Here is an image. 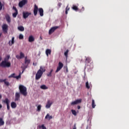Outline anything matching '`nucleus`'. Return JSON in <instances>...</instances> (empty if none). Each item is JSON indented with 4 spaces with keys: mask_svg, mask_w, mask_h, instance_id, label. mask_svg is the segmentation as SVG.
<instances>
[{
    "mask_svg": "<svg viewBox=\"0 0 129 129\" xmlns=\"http://www.w3.org/2000/svg\"><path fill=\"white\" fill-rule=\"evenodd\" d=\"M45 71H46V69H45V68L42 66H40V69L38 70V71H37L35 75L36 80H39V79H40L41 77H42L43 75V73H44V72H45Z\"/></svg>",
    "mask_w": 129,
    "mask_h": 129,
    "instance_id": "nucleus-1",
    "label": "nucleus"
},
{
    "mask_svg": "<svg viewBox=\"0 0 129 129\" xmlns=\"http://www.w3.org/2000/svg\"><path fill=\"white\" fill-rule=\"evenodd\" d=\"M38 11L40 17H43V16H44V10H43V8L38 9V6L36 5H35L33 10L34 16H37L38 14Z\"/></svg>",
    "mask_w": 129,
    "mask_h": 129,
    "instance_id": "nucleus-2",
    "label": "nucleus"
},
{
    "mask_svg": "<svg viewBox=\"0 0 129 129\" xmlns=\"http://www.w3.org/2000/svg\"><path fill=\"white\" fill-rule=\"evenodd\" d=\"M19 90L21 94L24 96H27L28 93L27 92V88L22 85L19 86Z\"/></svg>",
    "mask_w": 129,
    "mask_h": 129,
    "instance_id": "nucleus-3",
    "label": "nucleus"
},
{
    "mask_svg": "<svg viewBox=\"0 0 129 129\" xmlns=\"http://www.w3.org/2000/svg\"><path fill=\"white\" fill-rule=\"evenodd\" d=\"M11 62L10 61H6L3 60L1 63V67L3 68H10L11 67Z\"/></svg>",
    "mask_w": 129,
    "mask_h": 129,
    "instance_id": "nucleus-4",
    "label": "nucleus"
},
{
    "mask_svg": "<svg viewBox=\"0 0 129 129\" xmlns=\"http://www.w3.org/2000/svg\"><path fill=\"white\" fill-rule=\"evenodd\" d=\"M2 30L4 34H8L9 31V25L7 24H4L2 25Z\"/></svg>",
    "mask_w": 129,
    "mask_h": 129,
    "instance_id": "nucleus-5",
    "label": "nucleus"
},
{
    "mask_svg": "<svg viewBox=\"0 0 129 129\" xmlns=\"http://www.w3.org/2000/svg\"><path fill=\"white\" fill-rule=\"evenodd\" d=\"M58 26H54L50 28V29L49 31V35H52V34H53V33H54L55 31L57 30V29H58Z\"/></svg>",
    "mask_w": 129,
    "mask_h": 129,
    "instance_id": "nucleus-6",
    "label": "nucleus"
},
{
    "mask_svg": "<svg viewBox=\"0 0 129 129\" xmlns=\"http://www.w3.org/2000/svg\"><path fill=\"white\" fill-rule=\"evenodd\" d=\"M32 13L28 12H23V19H27L29 17V16H31Z\"/></svg>",
    "mask_w": 129,
    "mask_h": 129,
    "instance_id": "nucleus-7",
    "label": "nucleus"
},
{
    "mask_svg": "<svg viewBox=\"0 0 129 129\" xmlns=\"http://www.w3.org/2000/svg\"><path fill=\"white\" fill-rule=\"evenodd\" d=\"M63 63L61 62H59L58 63V66L57 67V69H56V70L55 71V73H57L58 72H59V71L60 70V69H62V68H63Z\"/></svg>",
    "mask_w": 129,
    "mask_h": 129,
    "instance_id": "nucleus-8",
    "label": "nucleus"
},
{
    "mask_svg": "<svg viewBox=\"0 0 129 129\" xmlns=\"http://www.w3.org/2000/svg\"><path fill=\"white\" fill-rule=\"evenodd\" d=\"M20 98H21V94L19 92H16L15 93V101H19Z\"/></svg>",
    "mask_w": 129,
    "mask_h": 129,
    "instance_id": "nucleus-9",
    "label": "nucleus"
},
{
    "mask_svg": "<svg viewBox=\"0 0 129 129\" xmlns=\"http://www.w3.org/2000/svg\"><path fill=\"white\" fill-rule=\"evenodd\" d=\"M13 10L15 11V13H13V18H17V16H18V9H17V8L16 7L13 6Z\"/></svg>",
    "mask_w": 129,
    "mask_h": 129,
    "instance_id": "nucleus-10",
    "label": "nucleus"
},
{
    "mask_svg": "<svg viewBox=\"0 0 129 129\" xmlns=\"http://www.w3.org/2000/svg\"><path fill=\"white\" fill-rule=\"evenodd\" d=\"M20 55H17L16 56V57L17 59H18V60H20V59H23V58H25V54H24L23 52H20Z\"/></svg>",
    "mask_w": 129,
    "mask_h": 129,
    "instance_id": "nucleus-11",
    "label": "nucleus"
},
{
    "mask_svg": "<svg viewBox=\"0 0 129 129\" xmlns=\"http://www.w3.org/2000/svg\"><path fill=\"white\" fill-rule=\"evenodd\" d=\"M82 100L81 99H77L76 101H74L71 103V105H76V104H78V103H81Z\"/></svg>",
    "mask_w": 129,
    "mask_h": 129,
    "instance_id": "nucleus-12",
    "label": "nucleus"
},
{
    "mask_svg": "<svg viewBox=\"0 0 129 129\" xmlns=\"http://www.w3.org/2000/svg\"><path fill=\"white\" fill-rule=\"evenodd\" d=\"M53 104V102L51 101V100H49L47 101V104L45 106L46 108H50L51 107V105Z\"/></svg>",
    "mask_w": 129,
    "mask_h": 129,
    "instance_id": "nucleus-13",
    "label": "nucleus"
},
{
    "mask_svg": "<svg viewBox=\"0 0 129 129\" xmlns=\"http://www.w3.org/2000/svg\"><path fill=\"white\" fill-rule=\"evenodd\" d=\"M27 1H21L19 4V6L20 7V8H22L23 6H25V5L27 4Z\"/></svg>",
    "mask_w": 129,
    "mask_h": 129,
    "instance_id": "nucleus-14",
    "label": "nucleus"
},
{
    "mask_svg": "<svg viewBox=\"0 0 129 129\" xmlns=\"http://www.w3.org/2000/svg\"><path fill=\"white\" fill-rule=\"evenodd\" d=\"M1 82H4L6 86H10V83L7 81V79H1Z\"/></svg>",
    "mask_w": 129,
    "mask_h": 129,
    "instance_id": "nucleus-15",
    "label": "nucleus"
},
{
    "mask_svg": "<svg viewBox=\"0 0 129 129\" xmlns=\"http://www.w3.org/2000/svg\"><path fill=\"white\" fill-rule=\"evenodd\" d=\"M30 63H31V60L28 59V57L26 56L25 57V65H26V68H27V66H28V64H29Z\"/></svg>",
    "mask_w": 129,
    "mask_h": 129,
    "instance_id": "nucleus-16",
    "label": "nucleus"
},
{
    "mask_svg": "<svg viewBox=\"0 0 129 129\" xmlns=\"http://www.w3.org/2000/svg\"><path fill=\"white\" fill-rule=\"evenodd\" d=\"M6 20L7 22L8 23V24H10L11 23V17L9 14H7L5 16Z\"/></svg>",
    "mask_w": 129,
    "mask_h": 129,
    "instance_id": "nucleus-17",
    "label": "nucleus"
},
{
    "mask_svg": "<svg viewBox=\"0 0 129 129\" xmlns=\"http://www.w3.org/2000/svg\"><path fill=\"white\" fill-rule=\"evenodd\" d=\"M9 46H12L13 44H15V37H13L12 40H10L8 43Z\"/></svg>",
    "mask_w": 129,
    "mask_h": 129,
    "instance_id": "nucleus-18",
    "label": "nucleus"
},
{
    "mask_svg": "<svg viewBox=\"0 0 129 129\" xmlns=\"http://www.w3.org/2000/svg\"><path fill=\"white\" fill-rule=\"evenodd\" d=\"M88 122H89V124L87 125L86 129L91 128V119H88Z\"/></svg>",
    "mask_w": 129,
    "mask_h": 129,
    "instance_id": "nucleus-19",
    "label": "nucleus"
},
{
    "mask_svg": "<svg viewBox=\"0 0 129 129\" xmlns=\"http://www.w3.org/2000/svg\"><path fill=\"white\" fill-rule=\"evenodd\" d=\"M51 50L50 49H47L45 51V54L46 56L48 57L49 55H51Z\"/></svg>",
    "mask_w": 129,
    "mask_h": 129,
    "instance_id": "nucleus-20",
    "label": "nucleus"
},
{
    "mask_svg": "<svg viewBox=\"0 0 129 129\" xmlns=\"http://www.w3.org/2000/svg\"><path fill=\"white\" fill-rule=\"evenodd\" d=\"M3 102H4V103L7 104V105L10 104V102H11V101L8 98H5V99L3 100Z\"/></svg>",
    "mask_w": 129,
    "mask_h": 129,
    "instance_id": "nucleus-21",
    "label": "nucleus"
},
{
    "mask_svg": "<svg viewBox=\"0 0 129 129\" xmlns=\"http://www.w3.org/2000/svg\"><path fill=\"white\" fill-rule=\"evenodd\" d=\"M35 41V38H34V37L33 36L31 35L29 37V42H34Z\"/></svg>",
    "mask_w": 129,
    "mask_h": 129,
    "instance_id": "nucleus-22",
    "label": "nucleus"
},
{
    "mask_svg": "<svg viewBox=\"0 0 129 129\" xmlns=\"http://www.w3.org/2000/svg\"><path fill=\"white\" fill-rule=\"evenodd\" d=\"M11 107L12 108H16L17 107V103L15 102H11Z\"/></svg>",
    "mask_w": 129,
    "mask_h": 129,
    "instance_id": "nucleus-23",
    "label": "nucleus"
},
{
    "mask_svg": "<svg viewBox=\"0 0 129 129\" xmlns=\"http://www.w3.org/2000/svg\"><path fill=\"white\" fill-rule=\"evenodd\" d=\"M18 29L21 32H24L25 31V28L23 26H19Z\"/></svg>",
    "mask_w": 129,
    "mask_h": 129,
    "instance_id": "nucleus-24",
    "label": "nucleus"
},
{
    "mask_svg": "<svg viewBox=\"0 0 129 129\" xmlns=\"http://www.w3.org/2000/svg\"><path fill=\"white\" fill-rule=\"evenodd\" d=\"M10 57L11 56H10V55H7L6 57L4 58V60L3 61L9 62V60H10Z\"/></svg>",
    "mask_w": 129,
    "mask_h": 129,
    "instance_id": "nucleus-25",
    "label": "nucleus"
},
{
    "mask_svg": "<svg viewBox=\"0 0 129 129\" xmlns=\"http://www.w3.org/2000/svg\"><path fill=\"white\" fill-rule=\"evenodd\" d=\"M52 72H53V69H51L48 74H47V77H52Z\"/></svg>",
    "mask_w": 129,
    "mask_h": 129,
    "instance_id": "nucleus-26",
    "label": "nucleus"
},
{
    "mask_svg": "<svg viewBox=\"0 0 129 129\" xmlns=\"http://www.w3.org/2000/svg\"><path fill=\"white\" fill-rule=\"evenodd\" d=\"M95 106H96V105H95V101L93 99L92 101V108H95Z\"/></svg>",
    "mask_w": 129,
    "mask_h": 129,
    "instance_id": "nucleus-27",
    "label": "nucleus"
},
{
    "mask_svg": "<svg viewBox=\"0 0 129 129\" xmlns=\"http://www.w3.org/2000/svg\"><path fill=\"white\" fill-rule=\"evenodd\" d=\"M91 62V58L89 57H87L86 58V63H90Z\"/></svg>",
    "mask_w": 129,
    "mask_h": 129,
    "instance_id": "nucleus-28",
    "label": "nucleus"
},
{
    "mask_svg": "<svg viewBox=\"0 0 129 129\" xmlns=\"http://www.w3.org/2000/svg\"><path fill=\"white\" fill-rule=\"evenodd\" d=\"M49 118V119H52V118H53V117L52 116V115L50 116V115H49V114H47V115L45 116V119H47V118Z\"/></svg>",
    "mask_w": 129,
    "mask_h": 129,
    "instance_id": "nucleus-29",
    "label": "nucleus"
},
{
    "mask_svg": "<svg viewBox=\"0 0 129 129\" xmlns=\"http://www.w3.org/2000/svg\"><path fill=\"white\" fill-rule=\"evenodd\" d=\"M70 8H69V7L68 5L66 8V15L68 14V11H70Z\"/></svg>",
    "mask_w": 129,
    "mask_h": 129,
    "instance_id": "nucleus-30",
    "label": "nucleus"
},
{
    "mask_svg": "<svg viewBox=\"0 0 129 129\" xmlns=\"http://www.w3.org/2000/svg\"><path fill=\"white\" fill-rule=\"evenodd\" d=\"M69 52V50L67 49L66 52H64V56L66 58H68V53Z\"/></svg>",
    "mask_w": 129,
    "mask_h": 129,
    "instance_id": "nucleus-31",
    "label": "nucleus"
},
{
    "mask_svg": "<svg viewBox=\"0 0 129 129\" xmlns=\"http://www.w3.org/2000/svg\"><path fill=\"white\" fill-rule=\"evenodd\" d=\"M40 88H41V89H48V88L45 85L41 86Z\"/></svg>",
    "mask_w": 129,
    "mask_h": 129,
    "instance_id": "nucleus-32",
    "label": "nucleus"
},
{
    "mask_svg": "<svg viewBox=\"0 0 129 129\" xmlns=\"http://www.w3.org/2000/svg\"><path fill=\"white\" fill-rule=\"evenodd\" d=\"M86 88H87V89H89L90 88V86H89V83H88V81L86 83Z\"/></svg>",
    "mask_w": 129,
    "mask_h": 129,
    "instance_id": "nucleus-33",
    "label": "nucleus"
},
{
    "mask_svg": "<svg viewBox=\"0 0 129 129\" xmlns=\"http://www.w3.org/2000/svg\"><path fill=\"white\" fill-rule=\"evenodd\" d=\"M72 9L74 11H78V7H77L76 6H73Z\"/></svg>",
    "mask_w": 129,
    "mask_h": 129,
    "instance_id": "nucleus-34",
    "label": "nucleus"
},
{
    "mask_svg": "<svg viewBox=\"0 0 129 129\" xmlns=\"http://www.w3.org/2000/svg\"><path fill=\"white\" fill-rule=\"evenodd\" d=\"M72 113H73V114L74 115H77V112H76V111L75 110H72Z\"/></svg>",
    "mask_w": 129,
    "mask_h": 129,
    "instance_id": "nucleus-35",
    "label": "nucleus"
},
{
    "mask_svg": "<svg viewBox=\"0 0 129 129\" xmlns=\"http://www.w3.org/2000/svg\"><path fill=\"white\" fill-rule=\"evenodd\" d=\"M16 74H12L11 75H10L9 78H16V76H15Z\"/></svg>",
    "mask_w": 129,
    "mask_h": 129,
    "instance_id": "nucleus-36",
    "label": "nucleus"
},
{
    "mask_svg": "<svg viewBox=\"0 0 129 129\" xmlns=\"http://www.w3.org/2000/svg\"><path fill=\"white\" fill-rule=\"evenodd\" d=\"M42 107V106L41 105H39L38 106H37V111H41V108Z\"/></svg>",
    "mask_w": 129,
    "mask_h": 129,
    "instance_id": "nucleus-37",
    "label": "nucleus"
},
{
    "mask_svg": "<svg viewBox=\"0 0 129 129\" xmlns=\"http://www.w3.org/2000/svg\"><path fill=\"white\" fill-rule=\"evenodd\" d=\"M20 40H23V39H24V35H23V34H20L19 35V37Z\"/></svg>",
    "mask_w": 129,
    "mask_h": 129,
    "instance_id": "nucleus-38",
    "label": "nucleus"
},
{
    "mask_svg": "<svg viewBox=\"0 0 129 129\" xmlns=\"http://www.w3.org/2000/svg\"><path fill=\"white\" fill-rule=\"evenodd\" d=\"M5 124V121L3 120V118H1V125H4Z\"/></svg>",
    "mask_w": 129,
    "mask_h": 129,
    "instance_id": "nucleus-39",
    "label": "nucleus"
},
{
    "mask_svg": "<svg viewBox=\"0 0 129 129\" xmlns=\"http://www.w3.org/2000/svg\"><path fill=\"white\" fill-rule=\"evenodd\" d=\"M39 128L47 129V128H46V127L44 124H42L41 126H39Z\"/></svg>",
    "mask_w": 129,
    "mask_h": 129,
    "instance_id": "nucleus-40",
    "label": "nucleus"
},
{
    "mask_svg": "<svg viewBox=\"0 0 129 129\" xmlns=\"http://www.w3.org/2000/svg\"><path fill=\"white\" fill-rule=\"evenodd\" d=\"M21 73H20L19 76H15V78H16V79H20V78H21Z\"/></svg>",
    "mask_w": 129,
    "mask_h": 129,
    "instance_id": "nucleus-41",
    "label": "nucleus"
},
{
    "mask_svg": "<svg viewBox=\"0 0 129 129\" xmlns=\"http://www.w3.org/2000/svg\"><path fill=\"white\" fill-rule=\"evenodd\" d=\"M64 68L66 70V73H68V67H67V66H66V67H64Z\"/></svg>",
    "mask_w": 129,
    "mask_h": 129,
    "instance_id": "nucleus-42",
    "label": "nucleus"
},
{
    "mask_svg": "<svg viewBox=\"0 0 129 129\" xmlns=\"http://www.w3.org/2000/svg\"><path fill=\"white\" fill-rule=\"evenodd\" d=\"M57 6L59 8H61V6H62V4L61 3H58L57 4Z\"/></svg>",
    "mask_w": 129,
    "mask_h": 129,
    "instance_id": "nucleus-43",
    "label": "nucleus"
},
{
    "mask_svg": "<svg viewBox=\"0 0 129 129\" xmlns=\"http://www.w3.org/2000/svg\"><path fill=\"white\" fill-rule=\"evenodd\" d=\"M8 110H10V104L7 105Z\"/></svg>",
    "mask_w": 129,
    "mask_h": 129,
    "instance_id": "nucleus-44",
    "label": "nucleus"
},
{
    "mask_svg": "<svg viewBox=\"0 0 129 129\" xmlns=\"http://www.w3.org/2000/svg\"><path fill=\"white\" fill-rule=\"evenodd\" d=\"M77 127H76V124H75L73 129H77Z\"/></svg>",
    "mask_w": 129,
    "mask_h": 129,
    "instance_id": "nucleus-45",
    "label": "nucleus"
},
{
    "mask_svg": "<svg viewBox=\"0 0 129 129\" xmlns=\"http://www.w3.org/2000/svg\"><path fill=\"white\" fill-rule=\"evenodd\" d=\"M33 66H37V62H33Z\"/></svg>",
    "mask_w": 129,
    "mask_h": 129,
    "instance_id": "nucleus-46",
    "label": "nucleus"
},
{
    "mask_svg": "<svg viewBox=\"0 0 129 129\" xmlns=\"http://www.w3.org/2000/svg\"><path fill=\"white\" fill-rule=\"evenodd\" d=\"M1 10H3V4L1 3Z\"/></svg>",
    "mask_w": 129,
    "mask_h": 129,
    "instance_id": "nucleus-47",
    "label": "nucleus"
},
{
    "mask_svg": "<svg viewBox=\"0 0 129 129\" xmlns=\"http://www.w3.org/2000/svg\"><path fill=\"white\" fill-rule=\"evenodd\" d=\"M24 71H25V69L23 68L22 73H24Z\"/></svg>",
    "mask_w": 129,
    "mask_h": 129,
    "instance_id": "nucleus-48",
    "label": "nucleus"
},
{
    "mask_svg": "<svg viewBox=\"0 0 129 129\" xmlns=\"http://www.w3.org/2000/svg\"><path fill=\"white\" fill-rule=\"evenodd\" d=\"M80 108H81L80 106H78V109H80Z\"/></svg>",
    "mask_w": 129,
    "mask_h": 129,
    "instance_id": "nucleus-49",
    "label": "nucleus"
},
{
    "mask_svg": "<svg viewBox=\"0 0 129 129\" xmlns=\"http://www.w3.org/2000/svg\"><path fill=\"white\" fill-rule=\"evenodd\" d=\"M83 11H84V7L82 8Z\"/></svg>",
    "mask_w": 129,
    "mask_h": 129,
    "instance_id": "nucleus-50",
    "label": "nucleus"
},
{
    "mask_svg": "<svg viewBox=\"0 0 129 129\" xmlns=\"http://www.w3.org/2000/svg\"><path fill=\"white\" fill-rule=\"evenodd\" d=\"M2 107H3V106L1 105V108H2Z\"/></svg>",
    "mask_w": 129,
    "mask_h": 129,
    "instance_id": "nucleus-51",
    "label": "nucleus"
},
{
    "mask_svg": "<svg viewBox=\"0 0 129 129\" xmlns=\"http://www.w3.org/2000/svg\"><path fill=\"white\" fill-rule=\"evenodd\" d=\"M0 126H1V118H0Z\"/></svg>",
    "mask_w": 129,
    "mask_h": 129,
    "instance_id": "nucleus-52",
    "label": "nucleus"
},
{
    "mask_svg": "<svg viewBox=\"0 0 129 129\" xmlns=\"http://www.w3.org/2000/svg\"><path fill=\"white\" fill-rule=\"evenodd\" d=\"M0 10H1V2H0Z\"/></svg>",
    "mask_w": 129,
    "mask_h": 129,
    "instance_id": "nucleus-53",
    "label": "nucleus"
},
{
    "mask_svg": "<svg viewBox=\"0 0 129 129\" xmlns=\"http://www.w3.org/2000/svg\"><path fill=\"white\" fill-rule=\"evenodd\" d=\"M1 98H2V96H1Z\"/></svg>",
    "mask_w": 129,
    "mask_h": 129,
    "instance_id": "nucleus-54",
    "label": "nucleus"
},
{
    "mask_svg": "<svg viewBox=\"0 0 129 129\" xmlns=\"http://www.w3.org/2000/svg\"><path fill=\"white\" fill-rule=\"evenodd\" d=\"M0 37H1V33H0Z\"/></svg>",
    "mask_w": 129,
    "mask_h": 129,
    "instance_id": "nucleus-55",
    "label": "nucleus"
},
{
    "mask_svg": "<svg viewBox=\"0 0 129 129\" xmlns=\"http://www.w3.org/2000/svg\"><path fill=\"white\" fill-rule=\"evenodd\" d=\"M0 98H1V95H0Z\"/></svg>",
    "mask_w": 129,
    "mask_h": 129,
    "instance_id": "nucleus-56",
    "label": "nucleus"
},
{
    "mask_svg": "<svg viewBox=\"0 0 129 129\" xmlns=\"http://www.w3.org/2000/svg\"><path fill=\"white\" fill-rule=\"evenodd\" d=\"M0 108H1V104H0Z\"/></svg>",
    "mask_w": 129,
    "mask_h": 129,
    "instance_id": "nucleus-57",
    "label": "nucleus"
},
{
    "mask_svg": "<svg viewBox=\"0 0 129 129\" xmlns=\"http://www.w3.org/2000/svg\"><path fill=\"white\" fill-rule=\"evenodd\" d=\"M0 83H1V80H0Z\"/></svg>",
    "mask_w": 129,
    "mask_h": 129,
    "instance_id": "nucleus-58",
    "label": "nucleus"
}]
</instances>
